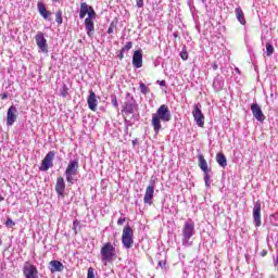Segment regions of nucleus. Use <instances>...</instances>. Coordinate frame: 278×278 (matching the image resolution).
<instances>
[{
  "label": "nucleus",
  "instance_id": "nucleus-1",
  "mask_svg": "<svg viewBox=\"0 0 278 278\" xmlns=\"http://www.w3.org/2000/svg\"><path fill=\"white\" fill-rule=\"evenodd\" d=\"M172 118L173 114L168 105L162 104L156 112L152 114L151 125L154 134H160V131H162V123H170Z\"/></svg>",
  "mask_w": 278,
  "mask_h": 278
},
{
  "label": "nucleus",
  "instance_id": "nucleus-2",
  "mask_svg": "<svg viewBox=\"0 0 278 278\" xmlns=\"http://www.w3.org/2000/svg\"><path fill=\"white\" fill-rule=\"evenodd\" d=\"M79 175V160H71L65 168V179L70 186H74Z\"/></svg>",
  "mask_w": 278,
  "mask_h": 278
},
{
  "label": "nucleus",
  "instance_id": "nucleus-3",
  "mask_svg": "<svg viewBox=\"0 0 278 278\" xmlns=\"http://www.w3.org/2000/svg\"><path fill=\"white\" fill-rule=\"evenodd\" d=\"M101 262L104 266L108 264H112L114 262V257H116V248L112 244V242H106L100 250Z\"/></svg>",
  "mask_w": 278,
  "mask_h": 278
},
{
  "label": "nucleus",
  "instance_id": "nucleus-4",
  "mask_svg": "<svg viewBox=\"0 0 278 278\" xmlns=\"http://www.w3.org/2000/svg\"><path fill=\"white\" fill-rule=\"evenodd\" d=\"M181 242L182 247H192V236H194V222L192 219H188L185 222L181 230Z\"/></svg>",
  "mask_w": 278,
  "mask_h": 278
},
{
  "label": "nucleus",
  "instance_id": "nucleus-5",
  "mask_svg": "<svg viewBox=\"0 0 278 278\" xmlns=\"http://www.w3.org/2000/svg\"><path fill=\"white\" fill-rule=\"evenodd\" d=\"M198 160H199L198 166L204 175V184H205L206 188H210V186L212 184L211 179L213 176L212 168H210L207 166V161L205 160V156L203 154L200 153L198 155Z\"/></svg>",
  "mask_w": 278,
  "mask_h": 278
},
{
  "label": "nucleus",
  "instance_id": "nucleus-6",
  "mask_svg": "<svg viewBox=\"0 0 278 278\" xmlns=\"http://www.w3.org/2000/svg\"><path fill=\"white\" fill-rule=\"evenodd\" d=\"M122 244L124 249H129L134 244V229L129 226H125L123 229Z\"/></svg>",
  "mask_w": 278,
  "mask_h": 278
},
{
  "label": "nucleus",
  "instance_id": "nucleus-7",
  "mask_svg": "<svg viewBox=\"0 0 278 278\" xmlns=\"http://www.w3.org/2000/svg\"><path fill=\"white\" fill-rule=\"evenodd\" d=\"M53 160H55V151L48 152L41 162L39 170L47 173L49 168H53Z\"/></svg>",
  "mask_w": 278,
  "mask_h": 278
},
{
  "label": "nucleus",
  "instance_id": "nucleus-8",
  "mask_svg": "<svg viewBox=\"0 0 278 278\" xmlns=\"http://www.w3.org/2000/svg\"><path fill=\"white\" fill-rule=\"evenodd\" d=\"M23 274H24L25 278H39L38 267H36V265L29 263V261L24 263Z\"/></svg>",
  "mask_w": 278,
  "mask_h": 278
},
{
  "label": "nucleus",
  "instance_id": "nucleus-9",
  "mask_svg": "<svg viewBox=\"0 0 278 278\" xmlns=\"http://www.w3.org/2000/svg\"><path fill=\"white\" fill-rule=\"evenodd\" d=\"M36 45L41 53H49V45H47V38L42 31H38L35 36Z\"/></svg>",
  "mask_w": 278,
  "mask_h": 278
},
{
  "label": "nucleus",
  "instance_id": "nucleus-10",
  "mask_svg": "<svg viewBox=\"0 0 278 278\" xmlns=\"http://www.w3.org/2000/svg\"><path fill=\"white\" fill-rule=\"evenodd\" d=\"M154 192H155V180H150V184L146 189V193L143 197V203H146L147 205H152Z\"/></svg>",
  "mask_w": 278,
  "mask_h": 278
},
{
  "label": "nucleus",
  "instance_id": "nucleus-11",
  "mask_svg": "<svg viewBox=\"0 0 278 278\" xmlns=\"http://www.w3.org/2000/svg\"><path fill=\"white\" fill-rule=\"evenodd\" d=\"M193 118L198 125V127H203L205 125V116L203 115V112L201 111V104H195L194 110L192 112Z\"/></svg>",
  "mask_w": 278,
  "mask_h": 278
},
{
  "label": "nucleus",
  "instance_id": "nucleus-12",
  "mask_svg": "<svg viewBox=\"0 0 278 278\" xmlns=\"http://www.w3.org/2000/svg\"><path fill=\"white\" fill-rule=\"evenodd\" d=\"M18 116V109L16 106L11 105L7 112V125L8 127H12L14 123H16V118Z\"/></svg>",
  "mask_w": 278,
  "mask_h": 278
},
{
  "label": "nucleus",
  "instance_id": "nucleus-13",
  "mask_svg": "<svg viewBox=\"0 0 278 278\" xmlns=\"http://www.w3.org/2000/svg\"><path fill=\"white\" fill-rule=\"evenodd\" d=\"M255 227H262V203L255 202L253 207Z\"/></svg>",
  "mask_w": 278,
  "mask_h": 278
},
{
  "label": "nucleus",
  "instance_id": "nucleus-14",
  "mask_svg": "<svg viewBox=\"0 0 278 278\" xmlns=\"http://www.w3.org/2000/svg\"><path fill=\"white\" fill-rule=\"evenodd\" d=\"M251 111L254 118H256V121H258L260 123H264V121L266 119V116H264V112H262V106H260V104L252 103Z\"/></svg>",
  "mask_w": 278,
  "mask_h": 278
},
{
  "label": "nucleus",
  "instance_id": "nucleus-15",
  "mask_svg": "<svg viewBox=\"0 0 278 278\" xmlns=\"http://www.w3.org/2000/svg\"><path fill=\"white\" fill-rule=\"evenodd\" d=\"M54 189L58 197H62V199H64V191L66 190V182L64 181V177L60 176L56 178Z\"/></svg>",
  "mask_w": 278,
  "mask_h": 278
},
{
  "label": "nucleus",
  "instance_id": "nucleus-16",
  "mask_svg": "<svg viewBox=\"0 0 278 278\" xmlns=\"http://www.w3.org/2000/svg\"><path fill=\"white\" fill-rule=\"evenodd\" d=\"M88 108L91 112H97V105H99V101L97 100V93L94 91H90L87 99Z\"/></svg>",
  "mask_w": 278,
  "mask_h": 278
},
{
  "label": "nucleus",
  "instance_id": "nucleus-17",
  "mask_svg": "<svg viewBox=\"0 0 278 278\" xmlns=\"http://www.w3.org/2000/svg\"><path fill=\"white\" fill-rule=\"evenodd\" d=\"M37 10H38L40 16H42V18H45V21H51L52 13H51V11L47 10V7L45 5V3L38 2Z\"/></svg>",
  "mask_w": 278,
  "mask_h": 278
},
{
  "label": "nucleus",
  "instance_id": "nucleus-18",
  "mask_svg": "<svg viewBox=\"0 0 278 278\" xmlns=\"http://www.w3.org/2000/svg\"><path fill=\"white\" fill-rule=\"evenodd\" d=\"M132 66L142 68V50H136L132 54Z\"/></svg>",
  "mask_w": 278,
  "mask_h": 278
},
{
  "label": "nucleus",
  "instance_id": "nucleus-19",
  "mask_svg": "<svg viewBox=\"0 0 278 278\" xmlns=\"http://www.w3.org/2000/svg\"><path fill=\"white\" fill-rule=\"evenodd\" d=\"M50 273H62L64 270V264L60 261H51L49 263Z\"/></svg>",
  "mask_w": 278,
  "mask_h": 278
},
{
  "label": "nucleus",
  "instance_id": "nucleus-20",
  "mask_svg": "<svg viewBox=\"0 0 278 278\" xmlns=\"http://www.w3.org/2000/svg\"><path fill=\"white\" fill-rule=\"evenodd\" d=\"M235 14H236L237 21L241 25H247V18L244 17V12L242 11V8H240V7L236 8L235 9Z\"/></svg>",
  "mask_w": 278,
  "mask_h": 278
},
{
  "label": "nucleus",
  "instance_id": "nucleus-21",
  "mask_svg": "<svg viewBox=\"0 0 278 278\" xmlns=\"http://www.w3.org/2000/svg\"><path fill=\"white\" fill-rule=\"evenodd\" d=\"M85 29H86L87 36L91 38L92 31H94V22L90 18H85Z\"/></svg>",
  "mask_w": 278,
  "mask_h": 278
},
{
  "label": "nucleus",
  "instance_id": "nucleus-22",
  "mask_svg": "<svg viewBox=\"0 0 278 278\" xmlns=\"http://www.w3.org/2000/svg\"><path fill=\"white\" fill-rule=\"evenodd\" d=\"M225 86V80H223V77L217 75L213 80V88L214 90H223V87Z\"/></svg>",
  "mask_w": 278,
  "mask_h": 278
},
{
  "label": "nucleus",
  "instance_id": "nucleus-23",
  "mask_svg": "<svg viewBox=\"0 0 278 278\" xmlns=\"http://www.w3.org/2000/svg\"><path fill=\"white\" fill-rule=\"evenodd\" d=\"M136 108H137L136 101L132 100L131 102H126L124 112L125 114H134V112H136Z\"/></svg>",
  "mask_w": 278,
  "mask_h": 278
},
{
  "label": "nucleus",
  "instance_id": "nucleus-24",
  "mask_svg": "<svg viewBox=\"0 0 278 278\" xmlns=\"http://www.w3.org/2000/svg\"><path fill=\"white\" fill-rule=\"evenodd\" d=\"M216 162L217 164H219V166H222V168H225V166H227V157L220 152L216 155Z\"/></svg>",
  "mask_w": 278,
  "mask_h": 278
},
{
  "label": "nucleus",
  "instance_id": "nucleus-25",
  "mask_svg": "<svg viewBox=\"0 0 278 278\" xmlns=\"http://www.w3.org/2000/svg\"><path fill=\"white\" fill-rule=\"evenodd\" d=\"M265 49H266L265 55L267 58H270V55H273V53H275V47L273 46V42H270V41H267L265 43Z\"/></svg>",
  "mask_w": 278,
  "mask_h": 278
},
{
  "label": "nucleus",
  "instance_id": "nucleus-26",
  "mask_svg": "<svg viewBox=\"0 0 278 278\" xmlns=\"http://www.w3.org/2000/svg\"><path fill=\"white\" fill-rule=\"evenodd\" d=\"M60 96L63 97V99H66L68 97V87L66 84H63L62 88L60 89Z\"/></svg>",
  "mask_w": 278,
  "mask_h": 278
},
{
  "label": "nucleus",
  "instance_id": "nucleus-27",
  "mask_svg": "<svg viewBox=\"0 0 278 278\" xmlns=\"http://www.w3.org/2000/svg\"><path fill=\"white\" fill-rule=\"evenodd\" d=\"M90 5H88V3L86 2H81L80 4V12H84L85 14H88V12H90Z\"/></svg>",
  "mask_w": 278,
  "mask_h": 278
},
{
  "label": "nucleus",
  "instance_id": "nucleus-28",
  "mask_svg": "<svg viewBox=\"0 0 278 278\" xmlns=\"http://www.w3.org/2000/svg\"><path fill=\"white\" fill-rule=\"evenodd\" d=\"M55 22L58 25H62L63 18H62V10L56 11L55 13Z\"/></svg>",
  "mask_w": 278,
  "mask_h": 278
},
{
  "label": "nucleus",
  "instance_id": "nucleus-29",
  "mask_svg": "<svg viewBox=\"0 0 278 278\" xmlns=\"http://www.w3.org/2000/svg\"><path fill=\"white\" fill-rule=\"evenodd\" d=\"M141 94H149V88L144 83L139 84Z\"/></svg>",
  "mask_w": 278,
  "mask_h": 278
},
{
  "label": "nucleus",
  "instance_id": "nucleus-30",
  "mask_svg": "<svg viewBox=\"0 0 278 278\" xmlns=\"http://www.w3.org/2000/svg\"><path fill=\"white\" fill-rule=\"evenodd\" d=\"M134 47V42L128 41L125 47L122 48V52L127 53V51H130V49Z\"/></svg>",
  "mask_w": 278,
  "mask_h": 278
},
{
  "label": "nucleus",
  "instance_id": "nucleus-31",
  "mask_svg": "<svg viewBox=\"0 0 278 278\" xmlns=\"http://www.w3.org/2000/svg\"><path fill=\"white\" fill-rule=\"evenodd\" d=\"M87 14H88V17H86V18H89V21H92V18H94L97 16V13L94 12V9L92 7L90 8V10Z\"/></svg>",
  "mask_w": 278,
  "mask_h": 278
},
{
  "label": "nucleus",
  "instance_id": "nucleus-32",
  "mask_svg": "<svg viewBox=\"0 0 278 278\" xmlns=\"http://www.w3.org/2000/svg\"><path fill=\"white\" fill-rule=\"evenodd\" d=\"M14 225H16V223H14L12 218L8 217L5 222V227H14Z\"/></svg>",
  "mask_w": 278,
  "mask_h": 278
},
{
  "label": "nucleus",
  "instance_id": "nucleus-33",
  "mask_svg": "<svg viewBox=\"0 0 278 278\" xmlns=\"http://www.w3.org/2000/svg\"><path fill=\"white\" fill-rule=\"evenodd\" d=\"M125 132L128 134L129 132V127H131V123L129 122V119H125Z\"/></svg>",
  "mask_w": 278,
  "mask_h": 278
},
{
  "label": "nucleus",
  "instance_id": "nucleus-34",
  "mask_svg": "<svg viewBox=\"0 0 278 278\" xmlns=\"http://www.w3.org/2000/svg\"><path fill=\"white\" fill-rule=\"evenodd\" d=\"M87 278H94V268H88Z\"/></svg>",
  "mask_w": 278,
  "mask_h": 278
},
{
  "label": "nucleus",
  "instance_id": "nucleus-35",
  "mask_svg": "<svg viewBox=\"0 0 278 278\" xmlns=\"http://www.w3.org/2000/svg\"><path fill=\"white\" fill-rule=\"evenodd\" d=\"M180 58H181V60H188V51H186V49H184L180 52Z\"/></svg>",
  "mask_w": 278,
  "mask_h": 278
},
{
  "label": "nucleus",
  "instance_id": "nucleus-36",
  "mask_svg": "<svg viewBox=\"0 0 278 278\" xmlns=\"http://www.w3.org/2000/svg\"><path fill=\"white\" fill-rule=\"evenodd\" d=\"M77 227H79V222L77 219H75L73 222V231H74V233H77Z\"/></svg>",
  "mask_w": 278,
  "mask_h": 278
},
{
  "label": "nucleus",
  "instance_id": "nucleus-37",
  "mask_svg": "<svg viewBox=\"0 0 278 278\" xmlns=\"http://www.w3.org/2000/svg\"><path fill=\"white\" fill-rule=\"evenodd\" d=\"M159 266H160V268H162V270H166V260L160 261Z\"/></svg>",
  "mask_w": 278,
  "mask_h": 278
},
{
  "label": "nucleus",
  "instance_id": "nucleus-38",
  "mask_svg": "<svg viewBox=\"0 0 278 278\" xmlns=\"http://www.w3.org/2000/svg\"><path fill=\"white\" fill-rule=\"evenodd\" d=\"M114 22H112L111 24H110V26H109V29H108V31H106V34H114Z\"/></svg>",
  "mask_w": 278,
  "mask_h": 278
},
{
  "label": "nucleus",
  "instance_id": "nucleus-39",
  "mask_svg": "<svg viewBox=\"0 0 278 278\" xmlns=\"http://www.w3.org/2000/svg\"><path fill=\"white\" fill-rule=\"evenodd\" d=\"M112 105L113 108H118V100L116 99V97L112 98Z\"/></svg>",
  "mask_w": 278,
  "mask_h": 278
},
{
  "label": "nucleus",
  "instance_id": "nucleus-40",
  "mask_svg": "<svg viewBox=\"0 0 278 278\" xmlns=\"http://www.w3.org/2000/svg\"><path fill=\"white\" fill-rule=\"evenodd\" d=\"M137 8H143L144 7V0H136Z\"/></svg>",
  "mask_w": 278,
  "mask_h": 278
},
{
  "label": "nucleus",
  "instance_id": "nucleus-41",
  "mask_svg": "<svg viewBox=\"0 0 278 278\" xmlns=\"http://www.w3.org/2000/svg\"><path fill=\"white\" fill-rule=\"evenodd\" d=\"M126 218L125 217H119L117 220V225L122 226L125 224Z\"/></svg>",
  "mask_w": 278,
  "mask_h": 278
},
{
  "label": "nucleus",
  "instance_id": "nucleus-42",
  "mask_svg": "<svg viewBox=\"0 0 278 278\" xmlns=\"http://www.w3.org/2000/svg\"><path fill=\"white\" fill-rule=\"evenodd\" d=\"M118 60H123L125 58V52L121 50V52L117 54Z\"/></svg>",
  "mask_w": 278,
  "mask_h": 278
},
{
  "label": "nucleus",
  "instance_id": "nucleus-43",
  "mask_svg": "<svg viewBox=\"0 0 278 278\" xmlns=\"http://www.w3.org/2000/svg\"><path fill=\"white\" fill-rule=\"evenodd\" d=\"M86 14L84 11H80L79 12V18H86Z\"/></svg>",
  "mask_w": 278,
  "mask_h": 278
},
{
  "label": "nucleus",
  "instance_id": "nucleus-44",
  "mask_svg": "<svg viewBox=\"0 0 278 278\" xmlns=\"http://www.w3.org/2000/svg\"><path fill=\"white\" fill-rule=\"evenodd\" d=\"M159 86H166V80H157Z\"/></svg>",
  "mask_w": 278,
  "mask_h": 278
},
{
  "label": "nucleus",
  "instance_id": "nucleus-45",
  "mask_svg": "<svg viewBox=\"0 0 278 278\" xmlns=\"http://www.w3.org/2000/svg\"><path fill=\"white\" fill-rule=\"evenodd\" d=\"M0 97L4 101V99H8V93H1Z\"/></svg>",
  "mask_w": 278,
  "mask_h": 278
},
{
  "label": "nucleus",
  "instance_id": "nucleus-46",
  "mask_svg": "<svg viewBox=\"0 0 278 278\" xmlns=\"http://www.w3.org/2000/svg\"><path fill=\"white\" fill-rule=\"evenodd\" d=\"M267 254H268V252L266 250H263L261 253L262 257H266Z\"/></svg>",
  "mask_w": 278,
  "mask_h": 278
},
{
  "label": "nucleus",
  "instance_id": "nucleus-47",
  "mask_svg": "<svg viewBox=\"0 0 278 278\" xmlns=\"http://www.w3.org/2000/svg\"><path fill=\"white\" fill-rule=\"evenodd\" d=\"M213 71H218V64L216 63L213 64Z\"/></svg>",
  "mask_w": 278,
  "mask_h": 278
},
{
  "label": "nucleus",
  "instance_id": "nucleus-48",
  "mask_svg": "<svg viewBox=\"0 0 278 278\" xmlns=\"http://www.w3.org/2000/svg\"><path fill=\"white\" fill-rule=\"evenodd\" d=\"M53 1V3H58V1H60V0H52Z\"/></svg>",
  "mask_w": 278,
  "mask_h": 278
},
{
  "label": "nucleus",
  "instance_id": "nucleus-49",
  "mask_svg": "<svg viewBox=\"0 0 278 278\" xmlns=\"http://www.w3.org/2000/svg\"><path fill=\"white\" fill-rule=\"evenodd\" d=\"M236 72H237V73H240V70L237 67V68H236Z\"/></svg>",
  "mask_w": 278,
  "mask_h": 278
},
{
  "label": "nucleus",
  "instance_id": "nucleus-50",
  "mask_svg": "<svg viewBox=\"0 0 278 278\" xmlns=\"http://www.w3.org/2000/svg\"><path fill=\"white\" fill-rule=\"evenodd\" d=\"M3 244V241H1V239H0V247Z\"/></svg>",
  "mask_w": 278,
  "mask_h": 278
},
{
  "label": "nucleus",
  "instance_id": "nucleus-51",
  "mask_svg": "<svg viewBox=\"0 0 278 278\" xmlns=\"http://www.w3.org/2000/svg\"><path fill=\"white\" fill-rule=\"evenodd\" d=\"M0 201H3V198L1 197V194H0Z\"/></svg>",
  "mask_w": 278,
  "mask_h": 278
},
{
  "label": "nucleus",
  "instance_id": "nucleus-52",
  "mask_svg": "<svg viewBox=\"0 0 278 278\" xmlns=\"http://www.w3.org/2000/svg\"><path fill=\"white\" fill-rule=\"evenodd\" d=\"M200 1H202V3H205V0H200Z\"/></svg>",
  "mask_w": 278,
  "mask_h": 278
}]
</instances>
